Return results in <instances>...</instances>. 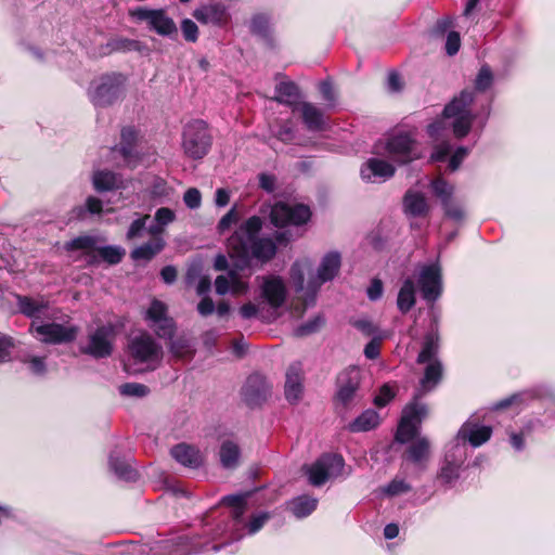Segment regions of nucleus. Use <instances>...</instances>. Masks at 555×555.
I'll list each match as a JSON object with an SVG mask.
<instances>
[{"label": "nucleus", "instance_id": "393cba45", "mask_svg": "<svg viewBox=\"0 0 555 555\" xmlns=\"http://www.w3.org/2000/svg\"><path fill=\"white\" fill-rule=\"evenodd\" d=\"M297 108L300 109L302 122L309 131L325 130V119L322 109L310 102H301Z\"/></svg>", "mask_w": 555, "mask_h": 555}, {"label": "nucleus", "instance_id": "dca6fc26", "mask_svg": "<svg viewBox=\"0 0 555 555\" xmlns=\"http://www.w3.org/2000/svg\"><path fill=\"white\" fill-rule=\"evenodd\" d=\"M192 15L202 24H212L218 27H224L231 21L227 7L221 2L204 4L195 9Z\"/></svg>", "mask_w": 555, "mask_h": 555}, {"label": "nucleus", "instance_id": "a19ab883", "mask_svg": "<svg viewBox=\"0 0 555 555\" xmlns=\"http://www.w3.org/2000/svg\"><path fill=\"white\" fill-rule=\"evenodd\" d=\"M494 82V75L489 64L485 63L480 66L475 79L474 91L483 93L488 91Z\"/></svg>", "mask_w": 555, "mask_h": 555}, {"label": "nucleus", "instance_id": "ea45409f", "mask_svg": "<svg viewBox=\"0 0 555 555\" xmlns=\"http://www.w3.org/2000/svg\"><path fill=\"white\" fill-rule=\"evenodd\" d=\"M219 455L221 465L224 468L233 469L238 465L241 451L235 442L225 440L221 443Z\"/></svg>", "mask_w": 555, "mask_h": 555}, {"label": "nucleus", "instance_id": "412c9836", "mask_svg": "<svg viewBox=\"0 0 555 555\" xmlns=\"http://www.w3.org/2000/svg\"><path fill=\"white\" fill-rule=\"evenodd\" d=\"M459 436L463 440L468 441L472 447L478 448L490 440L492 427L486 425L480 426L473 421H467L462 425Z\"/></svg>", "mask_w": 555, "mask_h": 555}, {"label": "nucleus", "instance_id": "4468645a", "mask_svg": "<svg viewBox=\"0 0 555 555\" xmlns=\"http://www.w3.org/2000/svg\"><path fill=\"white\" fill-rule=\"evenodd\" d=\"M111 328L107 326H99L89 335V343L86 347H81L83 354L91 356L94 359H105L113 353V344L109 340Z\"/></svg>", "mask_w": 555, "mask_h": 555}, {"label": "nucleus", "instance_id": "58836bf2", "mask_svg": "<svg viewBox=\"0 0 555 555\" xmlns=\"http://www.w3.org/2000/svg\"><path fill=\"white\" fill-rule=\"evenodd\" d=\"M415 288L412 280L406 279L399 289L397 307L401 313H408L415 305Z\"/></svg>", "mask_w": 555, "mask_h": 555}, {"label": "nucleus", "instance_id": "a18cd8bd", "mask_svg": "<svg viewBox=\"0 0 555 555\" xmlns=\"http://www.w3.org/2000/svg\"><path fill=\"white\" fill-rule=\"evenodd\" d=\"M154 332L158 338L171 339L175 337L177 331V323L171 317H166L153 323Z\"/></svg>", "mask_w": 555, "mask_h": 555}, {"label": "nucleus", "instance_id": "0e129e2a", "mask_svg": "<svg viewBox=\"0 0 555 555\" xmlns=\"http://www.w3.org/2000/svg\"><path fill=\"white\" fill-rule=\"evenodd\" d=\"M154 218L155 221L158 222L160 225L166 227L175 221L176 214L172 209L168 207H160L156 210Z\"/></svg>", "mask_w": 555, "mask_h": 555}, {"label": "nucleus", "instance_id": "aec40b11", "mask_svg": "<svg viewBox=\"0 0 555 555\" xmlns=\"http://www.w3.org/2000/svg\"><path fill=\"white\" fill-rule=\"evenodd\" d=\"M302 370L300 363H293L286 371L284 386L285 398L289 403H297L302 395Z\"/></svg>", "mask_w": 555, "mask_h": 555}, {"label": "nucleus", "instance_id": "0eeeda50", "mask_svg": "<svg viewBox=\"0 0 555 555\" xmlns=\"http://www.w3.org/2000/svg\"><path fill=\"white\" fill-rule=\"evenodd\" d=\"M345 466L344 457L336 453H325L308 469L309 482L314 487L324 485L333 475H340Z\"/></svg>", "mask_w": 555, "mask_h": 555}, {"label": "nucleus", "instance_id": "ddd939ff", "mask_svg": "<svg viewBox=\"0 0 555 555\" xmlns=\"http://www.w3.org/2000/svg\"><path fill=\"white\" fill-rule=\"evenodd\" d=\"M128 352L139 363L157 360L163 354L162 347L147 333L132 338L128 346Z\"/></svg>", "mask_w": 555, "mask_h": 555}, {"label": "nucleus", "instance_id": "423d86ee", "mask_svg": "<svg viewBox=\"0 0 555 555\" xmlns=\"http://www.w3.org/2000/svg\"><path fill=\"white\" fill-rule=\"evenodd\" d=\"M361 385V371L357 366H348L336 377V393L334 401L348 409L357 397Z\"/></svg>", "mask_w": 555, "mask_h": 555}, {"label": "nucleus", "instance_id": "e433bc0d", "mask_svg": "<svg viewBox=\"0 0 555 555\" xmlns=\"http://www.w3.org/2000/svg\"><path fill=\"white\" fill-rule=\"evenodd\" d=\"M289 511L296 518H305L311 515L318 506V500L304 494L293 499L289 504Z\"/></svg>", "mask_w": 555, "mask_h": 555}, {"label": "nucleus", "instance_id": "2eb2a0df", "mask_svg": "<svg viewBox=\"0 0 555 555\" xmlns=\"http://www.w3.org/2000/svg\"><path fill=\"white\" fill-rule=\"evenodd\" d=\"M418 284L425 300H437L442 292L440 268L435 264L423 268L420 273Z\"/></svg>", "mask_w": 555, "mask_h": 555}, {"label": "nucleus", "instance_id": "8fccbe9b", "mask_svg": "<svg viewBox=\"0 0 555 555\" xmlns=\"http://www.w3.org/2000/svg\"><path fill=\"white\" fill-rule=\"evenodd\" d=\"M119 392L127 397L143 398L150 392V388L144 384L125 383L120 385Z\"/></svg>", "mask_w": 555, "mask_h": 555}, {"label": "nucleus", "instance_id": "f704fd0d", "mask_svg": "<svg viewBox=\"0 0 555 555\" xmlns=\"http://www.w3.org/2000/svg\"><path fill=\"white\" fill-rule=\"evenodd\" d=\"M275 101L292 106L293 111L297 109L298 103L292 101L300 96L299 87L294 81H281L275 86Z\"/></svg>", "mask_w": 555, "mask_h": 555}, {"label": "nucleus", "instance_id": "052dcab7", "mask_svg": "<svg viewBox=\"0 0 555 555\" xmlns=\"http://www.w3.org/2000/svg\"><path fill=\"white\" fill-rule=\"evenodd\" d=\"M183 201L190 209H196L202 204V194L196 188H190L183 195Z\"/></svg>", "mask_w": 555, "mask_h": 555}, {"label": "nucleus", "instance_id": "7c9ffc66", "mask_svg": "<svg viewBox=\"0 0 555 555\" xmlns=\"http://www.w3.org/2000/svg\"><path fill=\"white\" fill-rule=\"evenodd\" d=\"M138 144V131L132 126H126L120 131V142L117 147L122 158L129 162L134 157V150Z\"/></svg>", "mask_w": 555, "mask_h": 555}, {"label": "nucleus", "instance_id": "69168bd1", "mask_svg": "<svg viewBox=\"0 0 555 555\" xmlns=\"http://www.w3.org/2000/svg\"><path fill=\"white\" fill-rule=\"evenodd\" d=\"M14 348V341L10 336H0V363L11 359V350Z\"/></svg>", "mask_w": 555, "mask_h": 555}, {"label": "nucleus", "instance_id": "79ce46f5", "mask_svg": "<svg viewBox=\"0 0 555 555\" xmlns=\"http://www.w3.org/2000/svg\"><path fill=\"white\" fill-rule=\"evenodd\" d=\"M103 261L106 263L114 266L118 264L122 261V258L126 254L125 249L119 246H102L99 247L96 245L95 253Z\"/></svg>", "mask_w": 555, "mask_h": 555}, {"label": "nucleus", "instance_id": "09e8293b", "mask_svg": "<svg viewBox=\"0 0 555 555\" xmlns=\"http://www.w3.org/2000/svg\"><path fill=\"white\" fill-rule=\"evenodd\" d=\"M166 317H168L167 305L162 300L154 298L151 301L149 309L146 310L145 319L154 323Z\"/></svg>", "mask_w": 555, "mask_h": 555}, {"label": "nucleus", "instance_id": "f03ea898", "mask_svg": "<svg viewBox=\"0 0 555 555\" xmlns=\"http://www.w3.org/2000/svg\"><path fill=\"white\" fill-rule=\"evenodd\" d=\"M312 217L311 208L302 203L289 204L287 202H275L269 211L270 223L276 229L287 227H302Z\"/></svg>", "mask_w": 555, "mask_h": 555}, {"label": "nucleus", "instance_id": "20e7f679", "mask_svg": "<svg viewBox=\"0 0 555 555\" xmlns=\"http://www.w3.org/2000/svg\"><path fill=\"white\" fill-rule=\"evenodd\" d=\"M127 77L121 73H106L100 76L99 82L90 92L93 105L107 107L121 100L125 95Z\"/></svg>", "mask_w": 555, "mask_h": 555}, {"label": "nucleus", "instance_id": "c85d7f7f", "mask_svg": "<svg viewBox=\"0 0 555 555\" xmlns=\"http://www.w3.org/2000/svg\"><path fill=\"white\" fill-rule=\"evenodd\" d=\"M422 395L423 393L421 392L414 395L413 400L403 409L402 416L400 418L403 421V425H405V423H411L420 426L422 421L426 417L428 413L427 405L418 401Z\"/></svg>", "mask_w": 555, "mask_h": 555}, {"label": "nucleus", "instance_id": "3c124183", "mask_svg": "<svg viewBox=\"0 0 555 555\" xmlns=\"http://www.w3.org/2000/svg\"><path fill=\"white\" fill-rule=\"evenodd\" d=\"M323 324H324V320L321 317H319V315L314 317L313 319L299 325L296 328L295 334L298 337L308 336L310 334L318 332Z\"/></svg>", "mask_w": 555, "mask_h": 555}, {"label": "nucleus", "instance_id": "6e6d98bb", "mask_svg": "<svg viewBox=\"0 0 555 555\" xmlns=\"http://www.w3.org/2000/svg\"><path fill=\"white\" fill-rule=\"evenodd\" d=\"M150 219V215H143L142 217L133 220L129 225V229L126 233V237L128 241H132L141 236V232L146 227V221Z\"/></svg>", "mask_w": 555, "mask_h": 555}, {"label": "nucleus", "instance_id": "f8f14e48", "mask_svg": "<svg viewBox=\"0 0 555 555\" xmlns=\"http://www.w3.org/2000/svg\"><path fill=\"white\" fill-rule=\"evenodd\" d=\"M36 334L43 344L61 345L73 343L78 334L77 326H65L60 323H46L35 327Z\"/></svg>", "mask_w": 555, "mask_h": 555}, {"label": "nucleus", "instance_id": "338daca9", "mask_svg": "<svg viewBox=\"0 0 555 555\" xmlns=\"http://www.w3.org/2000/svg\"><path fill=\"white\" fill-rule=\"evenodd\" d=\"M382 338L373 337L364 347V356L370 360H375L380 354Z\"/></svg>", "mask_w": 555, "mask_h": 555}, {"label": "nucleus", "instance_id": "680f3d73", "mask_svg": "<svg viewBox=\"0 0 555 555\" xmlns=\"http://www.w3.org/2000/svg\"><path fill=\"white\" fill-rule=\"evenodd\" d=\"M439 478L446 483H450L459 478L457 466L452 462H447L440 469Z\"/></svg>", "mask_w": 555, "mask_h": 555}, {"label": "nucleus", "instance_id": "9d476101", "mask_svg": "<svg viewBox=\"0 0 555 555\" xmlns=\"http://www.w3.org/2000/svg\"><path fill=\"white\" fill-rule=\"evenodd\" d=\"M251 492H244L241 494L225 495L221 499L220 504L232 507L230 513L231 517V539L234 541L241 540L246 534V521L244 514L247 507V500Z\"/></svg>", "mask_w": 555, "mask_h": 555}, {"label": "nucleus", "instance_id": "a878e982", "mask_svg": "<svg viewBox=\"0 0 555 555\" xmlns=\"http://www.w3.org/2000/svg\"><path fill=\"white\" fill-rule=\"evenodd\" d=\"M440 348V335L437 326L431 328L424 335L422 349L417 356L416 362L424 364L436 360V356Z\"/></svg>", "mask_w": 555, "mask_h": 555}, {"label": "nucleus", "instance_id": "72a5a7b5", "mask_svg": "<svg viewBox=\"0 0 555 555\" xmlns=\"http://www.w3.org/2000/svg\"><path fill=\"white\" fill-rule=\"evenodd\" d=\"M427 363L428 365L425 367L424 376L421 379V393L433 390L442 379L443 369L441 362L434 360Z\"/></svg>", "mask_w": 555, "mask_h": 555}, {"label": "nucleus", "instance_id": "774afa93", "mask_svg": "<svg viewBox=\"0 0 555 555\" xmlns=\"http://www.w3.org/2000/svg\"><path fill=\"white\" fill-rule=\"evenodd\" d=\"M450 27H452V20L450 17H442L436 22L430 34L436 38L443 37Z\"/></svg>", "mask_w": 555, "mask_h": 555}, {"label": "nucleus", "instance_id": "37998d69", "mask_svg": "<svg viewBox=\"0 0 555 555\" xmlns=\"http://www.w3.org/2000/svg\"><path fill=\"white\" fill-rule=\"evenodd\" d=\"M430 188L441 204L453 197L454 186L441 177L435 178L430 182Z\"/></svg>", "mask_w": 555, "mask_h": 555}, {"label": "nucleus", "instance_id": "4be33fe9", "mask_svg": "<svg viewBox=\"0 0 555 555\" xmlns=\"http://www.w3.org/2000/svg\"><path fill=\"white\" fill-rule=\"evenodd\" d=\"M475 91L465 88L463 89L459 95H455L443 108V116L446 118H451L457 115L464 114H473L469 109V106L475 101Z\"/></svg>", "mask_w": 555, "mask_h": 555}, {"label": "nucleus", "instance_id": "2f4dec72", "mask_svg": "<svg viewBox=\"0 0 555 555\" xmlns=\"http://www.w3.org/2000/svg\"><path fill=\"white\" fill-rule=\"evenodd\" d=\"M379 424V414L373 409H367L348 425V429L351 433H363L376 428Z\"/></svg>", "mask_w": 555, "mask_h": 555}, {"label": "nucleus", "instance_id": "e2e57ef3", "mask_svg": "<svg viewBox=\"0 0 555 555\" xmlns=\"http://www.w3.org/2000/svg\"><path fill=\"white\" fill-rule=\"evenodd\" d=\"M461 47V37L457 31H449L446 41V52L448 55H455Z\"/></svg>", "mask_w": 555, "mask_h": 555}, {"label": "nucleus", "instance_id": "5fc2aeb1", "mask_svg": "<svg viewBox=\"0 0 555 555\" xmlns=\"http://www.w3.org/2000/svg\"><path fill=\"white\" fill-rule=\"evenodd\" d=\"M446 217L460 221L464 218V211L462 207L451 197L449 201L441 204Z\"/></svg>", "mask_w": 555, "mask_h": 555}, {"label": "nucleus", "instance_id": "a211bd4d", "mask_svg": "<svg viewBox=\"0 0 555 555\" xmlns=\"http://www.w3.org/2000/svg\"><path fill=\"white\" fill-rule=\"evenodd\" d=\"M402 207L405 216L411 218H425L430 211V206L425 195L420 191L411 189L403 195Z\"/></svg>", "mask_w": 555, "mask_h": 555}, {"label": "nucleus", "instance_id": "473e14b6", "mask_svg": "<svg viewBox=\"0 0 555 555\" xmlns=\"http://www.w3.org/2000/svg\"><path fill=\"white\" fill-rule=\"evenodd\" d=\"M168 349L178 360L190 361L195 356V348L191 340L184 335L169 339Z\"/></svg>", "mask_w": 555, "mask_h": 555}, {"label": "nucleus", "instance_id": "49530a36", "mask_svg": "<svg viewBox=\"0 0 555 555\" xmlns=\"http://www.w3.org/2000/svg\"><path fill=\"white\" fill-rule=\"evenodd\" d=\"M109 465L112 469L115 472V474L125 480H135L138 473L135 469H133L129 464L126 462L117 459V457H109Z\"/></svg>", "mask_w": 555, "mask_h": 555}, {"label": "nucleus", "instance_id": "bf43d9fd", "mask_svg": "<svg viewBox=\"0 0 555 555\" xmlns=\"http://www.w3.org/2000/svg\"><path fill=\"white\" fill-rule=\"evenodd\" d=\"M238 221V212L235 207H232L218 222L217 229L219 233H223L230 229L232 224Z\"/></svg>", "mask_w": 555, "mask_h": 555}, {"label": "nucleus", "instance_id": "c03bdc74", "mask_svg": "<svg viewBox=\"0 0 555 555\" xmlns=\"http://www.w3.org/2000/svg\"><path fill=\"white\" fill-rule=\"evenodd\" d=\"M453 118H454V120L452 122L453 134L457 139L465 138L472 129V124L475 118V115L474 114H464V115L454 116Z\"/></svg>", "mask_w": 555, "mask_h": 555}, {"label": "nucleus", "instance_id": "6e6552de", "mask_svg": "<svg viewBox=\"0 0 555 555\" xmlns=\"http://www.w3.org/2000/svg\"><path fill=\"white\" fill-rule=\"evenodd\" d=\"M416 144V140L409 133H398L387 140L385 149L393 162L406 165L421 158Z\"/></svg>", "mask_w": 555, "mask_h": 555}, {"label": "nucleus", "instance_id": "5701e85b", "mask_svg": "<svg viewBox=\"0 0 555 555\" xmlns=\"http://www.w3.org/2000/svg\"><path fill=\"white\" fill-rule=\"evenodd\" d=\"M251 35L260 38L268 47H274V37L271 28V17L267 13H256L249 23Z\"/></svg>", "mask_w": 555, "mask_h": 555}, {"label": "nucleus", "instance_id": "39448f33", "mask_svg": "<svg viewBox=\"0 0 555 555\" xmlns=\"http://www.w3.org/2000/svg\"><path fill=\"white\" fill-rule=\"evenodd\" d=\"M129 16L139 22H146L149 28L160 36L170 37L178 33L175 21L167 15L164 9L138 7L129 10Z\"/></svg>", "mask_w": 555, "mask_h": 555}, {"label": "nucleus", "instance_id": "f3484780", "mask_svg": "<svg viewBox=\"0 0 555 555\" xmlns=\"http://www.w3.org/2000/svg\"><path fill=\"white\" fill-rule=\"evenodd\" d=\"M396 173V168L390 163L380 158H369L362 164L360 169L361 179L365 182H374L377 179L386 181L392 178Z\"/></svg>", "mask_w": 555, "mask_h": 555}, {"label": "nucleus", "instance_id": "de8ad7c7", "mask_svg": "<svg viewBox=\"0 0 555 555\" xmlns=\"http://www.w3.org/2000/svg\"><path fill=\"white\" fill-rule=\"evenodd\" d=\"M418 429L420 426H416V424L405 423L403 425V421L400 420L395 434V440L399 443H406L417 437Z\"/></svg>", "mask_w": 555, "mask_h": 555}, {"label": "nucleus", "instance_id": "bb28decb", "mask_svg": "<svg viewBox=\"0 0 555 555\" xmlns=\"http://www.w3.org/2000/svg\"><path fill=\"white\" fill-rule=\"evenodd\" d=\"M18 311L27 318H39L40 313L48 310L49 300L43 296L33 298L26 295H16Z\"/></svg>", "mask_w": 555, "mask_h": 555}, {"label": "nucleus", "instance_id": "9b49d317", "mask_svg": "<svg viewBox=\"0 0 555 555\" xmlns=\"http://www.w3.org/2000/svg\"><path fill=\"white\" fill-rule=\"evenodd\" d=\"M147 232L151 235V240L130 253V258L133 261L144 260L146 262L153 260L159 253L166 247V241L163 237L165 227L158 222L147 228Z\"/></svg>", "mask_w": 555, "mask_h": 555}, {"label": "nucleus", "instance_id": "864d4df0", "mask_svg": "<svg viewBox=\"0 0 555 555\" xmlns=\"http://www.w3.org/2000/svg\"><path fill=\"white\" fill-rule=\"evenodd\" d=\"M412 489L411 485L405 482L403 479H392L384 489V492L389 496H396L403 493L410 492Z\"/></svg>", "mask_w": 555, "mask_h": 555}, {"label": "nucleus", "instance_id": "13d9d810", "mask_svg": "<svg viewBox=\"0 0 555 555\" xmlns=\"http://www.w3.org/2000/svg\"><path fill=\"white\" fill-rule=\"evenodd\" d=\"M269 518L270 515L268 513H259L257 515H254L251 519L248 522H246V533H256L264 526Z\"/></svg>", "mask_w": 555, "mask_h": 555}, {"label": "nucleus", "instance_id": "b1692460", "mask_svg": "<svg viewBox=\"0 0 555 555\" xmlns=\"http://www.w3.org/2000/svg\"><path fill=\"white\" fill-rule=\"evenodd\" d=\"M98 245V237L89 234H83L74 237L64 243L63 248L66 253L82 250L85 255L90 256L88 261L90 264L98 262V257L94 254Z\"/></svg>", "mask_w": 555, "mask_h": 555}, {"label": "nucleus", "instance_id": "4d7b16f0", "mask_svg": "<svg viewBox=\"0 0 555 555\" xmlns=\"http://www.w3.org/2000/svg\"><path fill=\"white\" fill-rule=\"evenodd\" d=\"M395 398L393 390L389 387V385L384 384L379 388V392L374 398V404L377 408L386 406L392 399Z\"/></svg>", "mask_w": 555, "mask_h": 555}, {"label": "nucleus", "instance_id": "c9c22d12", "mask_svg": "<svg viewBox=\"0 0 555 555\" xmlns=\"http://www.w3.org/2000/svg\"><path fill=\"white\" fill-rule=\"evenodd\" d=\"M93 188L96 192H111L119 188L118 176L111 170H96L92 177Z\"/></svg>", "mask_w": 555, "mask_h": 555}, {"label": "nucleus", "instance_id": "1a4fd4ad", "mask_svg": "<svg viewBox=\"0 0 555 555\" xmlns=\"http://www.w3.org/2000/svg\"><path fill=\"white\" fill-rule=\"evenodd\" d=\"M271 389L272 386L263 375L253 373L241 389L242 400L250 409L260 408L270 398Z\"/></svg>", "mask_w": 555, "mask_h": 555}, {"label": "nucleus", "instance_id": "4c0bfd02", "mask_svg": "<svg viewBox=\"0 0 555 555\" xmlns=\"http://www.w3.org/2000/svg\"><path fill=\"white\" fill-rule=\"evenodd\" d=\"M429 441L425 437L417 438L405 450L403 457L414 464H420L429 455Z\"/></svg>", "mask_w": 555, "mask_h": 555}, {"label": "nucleus", "instance_id": "f257e3e1", "mask_svg": "<svg viewBox=\"0 0 555 555\" xmlns=\"http://www.w3.org/2000/svg\"><path fill=\"white\" fill-rule=\"evenodd\" d=\"M262 228L261 217L251 216L228 238V254L236 268L248 269L253 261L268 263L276 256L278 246L287 247L295 240L294 232L286 228L275 231L272 237L260 236Z\"/></svg>", "mask_w": 555, "mask_h": 555}, {"label": "nucleus", "instance_id": "c756f323", "mask_svg": "<svg viewBox=\"0 0 555 555\" xmlns=\"http://www.w3.org/2000/svg\"><path fill=\"white\" fill-rule=\"evenodd\" d=\"M170 453L177 462L188 467H198L202 463L199 451L185 443L175 446Z\"/></svg>", "mask_w": 555, "mask_h": 555}, {"label": "nucleus", "instance_id": "7ed1b4c3", "mask_svg": "<svg viewBox=\"0 0 555 555\" xmlns=\"http://www.w3.org/2000/svg\"><path fill=\"white\" fill-rule=\"evenodd\" d=\"M182 138L183 151L192 159H202L210 151L212 137L207 122L202 119L189 122L184 128Z\"/></svg>", "mask_w": 555, "mask_h": 555}, {"label": "nucleus", "instance_id": "6ab92c4d", "mask_svg": "<svg viewBox=\"0 0 555 555\" xmlns=\"http://www.w3.org/2000/svg\"><path fill=\"white\" fill-rule=\"evenodd\" d=\"M261 295L273 308H280L286 300V287L280 276H268L261 286Z\"/></svg>", "mask_w": 555, "mask_h": 555}, {"label": "nucleus", "instance_id": "cd10ccee", "mask_svg": "<svg viewBox=\"0 0 555 555\" xmlns=\"http://www.w3.org/2000/svg\"><path fill=\"white\" fill-rule=\"evenodd\" d=\"M341 267V256L338 251H330L323 258L318 268V279L326 283L335 279Z\"/></svg>", "mask_w": 555, "mask_h": 555}, {"label": "nucleus", "instance_id": "603ef678", "mask_svg": "<svg viewBox=\"0 0 555 555\" xmlns=\"http://www.w3.org/2000/svg\"><path fill=\"white\" fill-rule=\"evenodd\" d=\"M181 31L185 41L195 43L198 40V26L190 18H184L181 22Z\"/></svg>", "mask_w": 555, "mask_h": 555}]
</instances>
